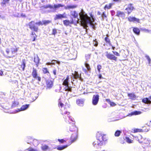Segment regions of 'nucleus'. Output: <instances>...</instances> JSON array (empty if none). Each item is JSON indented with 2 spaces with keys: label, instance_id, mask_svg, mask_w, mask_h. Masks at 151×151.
Here are the masks:
<instances>
[{
  "label": "nucleus",
  "instance_id": "obj_27",
  "mask_svg": "<svg viewBox=\"0 0 151 151\" xmlns=\"http://www.w3.org/2000/svg\"><path fill=\"white\" fill-rule=\"evenodd\" d=\"M69 76H67L65 79L64 80L63 83V85L65 86H67L69 85Z\"/></svg>",
  "mask_w": 151,
  "mask_h": 151
},
{
  "label": "nucleus",
  "instance_id": "obj_53",
  "mask_svg": "<svg viewBox=\"0 0 151 151\" xmlns=\"http://www.w3.org/2000/svg\"><path fill=\"white\" fill-rule=\"evenodd\" d=\"M57 30L56 29H54L52 30V34L55 35L57 33Z\"/></svg>",
  "mask_w": 151,
  "mask_h": 151
},
{
  "label": "nucleus",
  "instance_id": "obj_8",
  "mask_svg": "<svg viewBox=\"0 0 151 151\" xmlns=\"http://www.w3.org/2000/svg\"><path fill=\"white\" fill-rule=\"evenodd\" d=\"M56 148V147L54 145H52V147H49L46 145H42L41 147V148L43 151H46L47 150L49 151L52 150L53 149H55Z\"/></svg>",
  "mask_w": 151,
  "mask_h": 151
},
{
  "label": "nucleus",
  "instance_id": "obj_59",
  "mask_svg": "<svg viewBox=\"0 0 151 151\" xmlns=\"http://www.w3.org/2000/svg\"><path fill=\"white\" fill-rule=\"evenodd\" d=\"M110 105L111 106H114L116 104L113 102H110Z\"/></svg>",
  "mask_w": 151,
  "mask_h": 151
},
{
  "label": "nucleus",
  "instance_id": "obj_48",
  "mask_svg": "<svg viewBox=\"0 0 151 151\" xmlns=\"http://www.w3.org/2000/svg\"><path fill=\"white\" fill-rule=\"evenodd\" d=\"M145 57L146 58V59L148 60L149 63V65L150 63L151 59L149 56L148 55H146L145 56Z\"/></svg>",
  "mask_w": 151,
  "mask_h": 151
},
{
  "label": "nucleus",
  "instance_id": "obj_36",
  "mask_svg": "<svg viewBox=\"0 0 151 151\" xmlns=\"http://www.w3.org/2000/svg\"><path fill=\"white\" fill-rule=\"evenodd\" d=\"M112 5V3H110L109 4H106L104 7V9L106 10V9H110L111 8Z\"/></svg>",
  "mask_w": 151,
  "mask_h": 151
},
{
  "label": "nucleus",
  "instance_id": "obj_50",
  "mask_svg": "<svg viewBox=\"0 0 151 151\" xmlns=\"http://www.w3.org/2000/svg\"><path fill=\"white\" fill-rule=\"evenodd\" d=\"M35 24L36 25H37L38 26L40 25H43V23L41 21H40L39 22H37L35 23Z\"/></svg>",
  "mask_w": 151,
  "mask_h": 151
},
{
  "label": "nucleus",
  "instance_id": "obj_40",
  "mask_svg": "<svg viewBox=\"0 0 151 151\" xmlns=\"http://www.w3.org/2000/svg\"><path fill=\"white\" fill-rule=\"evenodd\" d=\"M51 22V21L49 20H44L42 21V22L43 23V24L45 25H46Z\"/></svg>",
  "mask_w": 151,
  "mask_h": 151
},
{
  "label": "nucleus",
  "instance_id": "obj_30",
  "mask_svg": "<svg viewBox=\"0 0 151 151\" xmlns=\"http://www.w3.org/2000/svg\"><path fill=\"white\" fill-rule=\"evenodd\" d=\"M134 32L137 35H139L140 34V31L139 29L137 27H134L133 29Z\"/></svg>",
  "mask_w": 151,
  "mask_h": 151
},
{
  "label": "nucleus",
  "instance_id": "obj_42",
  "mask_svg": "<svg viewBox=\"0 0 151 151\" xmlns=\"http://www.w3.org/2000/svg\"><path fill=\"white\" fill-rule=\"evenodd\" d=\"M85 65L86 68H87V70L88 71H90L91 70V68L89 64L86 63H85Z\"/></svg>",
  "mask_w": 151,
  "mask_h": 151
},
{
  "label": "nucleus",
  "instance_id": "obj_60",
  "mask_svg": "<svg viewBox=\"0 0 151 151\" xmlns=\"http://www.w3.org/2000/svg\"><path fill=\"white\" fill-rule=\"evenodd\" d=\"M36 95H37V96H35V99H34V98L33 97V96H32V98L33 101H35L38 97V96H37V94Z\"/></svg>",
  "mask_w": 151,
  "mask_h": 151
},
{
  "label": "nucleus",
  "instance_id": "obj_47",
  "mask_svg": "<svg viewBox=\"0 0 151 151\" xmlns=\"http://www.w3.org/2000/svg\"><path fill=\"white\" fill-rule=\"evenodd\" d=\"M101 69V66L100 65H98L97 66V69L99 73L100 72V70Z\"/></svg>",
  "mask_w": 151,
  "mask_h": 151
},
{
  "label": "nucleus",
  "instance_id": "obj_33",
  "mask_svg": "<svg viewBox=\"0 0 151 151\" xmlns=\"http://www.w3.org/2000/svg\"><path fill=\"white\" fill-rule=\"evenodd\" d=\"M77 7V6L76 5H68L65 7V9H73L76 8Z\"/></svg>",
  "mask_w": 151,
  "mask_h": 151
},
{
  "label": "nucleus",
  "instance_id": "obj_31",
  "mask_svg": "<svg viewBox=\"0 0 151 151\" xmlns=\"http://www.w3.org/2000/svg\"><path fill=\"white\" fill-rule=\"evenodd\" d=\"M135 140L138 141L140 143H142V140H139V139H142V137L141 135H139L137 136H136L135 137Z\"/></svg>",
  "mask_w": 151,
  "mask_h": 151
},
{
  "label": "nucleus",
  "instance_id": "obj_10",
  "mask_svg": "<svg viewBox=\"0 0 151 151\" xmlns=\"http://www.w3.org/2000/svg\"><path fill=\"white\" fill-rule=\"evenodd\" d=\"M70 14L71 16L73 17H72L73 18H77L78 19V20H77V23L79 22V21H80V22L81 23V21L80 20V15H79L80 19H79L78 18V14L76 11H70Z\"/></svg>",
  "mask_w": 151,
  "mask_h": 151
},
{
  "label": "nucleus",
  "instance_id": "obj_7",
  "mask_svg": "<svg viewBox=\"0 0 151 151\" xmlns=\"http://www.w3.org/2000/svg\"><path fill=\"white\" fill-rule=\"evenodd\" d=\"M29 28L32 30L37 32L38 30V27L35 25V23L34 21H31L29 23Z\"/></svg>",
  "mask_w": 151,
  "mask_h": 151
},
{
  "label": "nucleus",
  "instance_id": "obj_15",
  "mask_svg": "<svg viewBox=\"0 0 151 151\" xmlns=\"http://www.w3.org/2000/svg\"><path fill=\"white\" fill-rule=\"evenodd\" d=\"M46 89H50L53 86V83L52 81L51 80H48L46 81Z\"/></svg>",
  "mask_w": 151,
  "mask_h": 151
},
{
  "label": "nucleus",
  "instance_id": "obj_63",
  "mask_svg": "<svg viewBox=\"0 0 151 151\" xmlns=\"http://www.w3.org/2000/svg\"><path fill=\"white\" fill-rule=\"evenodd\" d=\"M83 70L86 73L87 72V70L85 68H83Z\"/></svg>",
  "mask_w": 151,
  "mask_h": 151
},
{
  "label": "nucleus",
  "instance_id": "obj_19",
  "mask_svg": "<svg viewBox=\"0 0 151 151\" xmlns=\"http://www.w3.org/2000/svg\"><path fill=\"white\" fill-rule=\"evenodd\" d=\"M151 96H149L148 98H145L142 99V101L143 103L146 104H150L151 103Z\"/></svg>",
  "mask_w": 151,
  "mask_h": 151
},
{
  "label": "nucleus",
  "instance_id": "obj_39",
  "mask_svg": "<svg viewBox=\"0 0 151 151\" xmlns=\"http://www.w3.org/2000/svg\"><path fill=\"white\" fill-rule=\"evenodd\" d=\"M66 87L65 88V91H72V87L69 86V85L67 86H65Z\"/></svg>",
  "mask_w": 151,
  "mask_h": 151
},
{
  "label": "nucleus",
  "instance_id": "obj_13",
  "mask_svg": "<svg viewBox=\"0 0 151 151\" xmlns=\"http://www.w3.org/2000/svg\"><path fill=\"white\" fill-rule=\"evenodd\" d=\"M32 75L33 77L36 79L37 80L39 81H40L41 78L37 76V74L36 69L34 68H33V71L32 73Z\"/></svg>",
  "mask_w": 151,
  "mask_h": 151
},
{
  "label": "nucleus",
  "instance_id": "obj_46",
  "mask_svg": "<svg viewBox=\"0 0 151 151\" xmlns=\"http://www.w3.org/2000/svg\"><path fill=\"white\" fill-rule=\"evenodd\" d=\"M93 45L95 47H97L98 46V42L96 39L93 40Z\"/></svg>",
  "mask_w": 151,
  "mask_h": 151
},
{
  "label": "nucleus",
  "instance_id": "obj_56",
  "mask_svg": "<svg viewBox=\"0 0 151 151\" xmlns=\"http://www.w3.org/2000/svg\"><path fill=\"white\" fill-rule=\"evenodd\" d=\"M101 17L103 18H105L106 17V16L105 13L104 12H103L101 15Z\"/></svg>",
  "mask_w": 151,
  "mask_h": 151
},
{
  "label": "nucleus",
  "instance_id": "obj_14",
  "mask_svg": "<svg viewBox=\"0 0 151 151\" xmlns=\"http://www.w3.org/2000/svg\"><path fill=\"white\" fill-rule=\"evenodd\" d=\"M134 9V7L132 4H129L128 5L127 7L125 10L127 12L128 14H129Z\"/></svg>",
  "mask_w": 151,
  "mask_h": 151
},
{
  "label": "nucleus",
  "instance_id": "obj_61",
  "mask_svg": "<svg viewBox=\"0 0 151 151\" xmlns=\"http://www.w3.org/2000/svg\"><path fill=\"white\" fill-rule=\"evenodd\" d=\"M53 74L55 75H56V73H57V71H56V70H55V69H54L53 71Z\"/></svg>",
  "mask_w": 151,
  "mask_h": 151
},
{
  "label": "nucleus",
  "instance_id": "obj_5",
  "mask_svg": "<svg viewBox=\"0 0 151 151\" xmlns=\"http://www.w3.org/2000/svg\"><path fill=\"white\" fill-rule=\"evenodd\" d=\"M96 138L99 141L104 143L107 140L106 135L101 131L98 132L96 134Z\"/></svg>",
  "mask_w": 151,
  "mask_h": 151
},
{
  "label": "nucleus",
  "instance_id": "obj_51",
  "mask_svg": "<svg viewBox=\"0 0 151 151\" xmlns=\"http://www.w3.org/2000/svg\"><path fill=\"white\" fill-rule=\"evenodd\" d=\"M143 130L140 129H136L134 130V132H142Z\"/></svg>",
  "mask_w": 151,
  "mask_h": 151
},
{
  "label": "nucleus",
  "instance_id": "obj_41",
  "mask_svg": "<svg viewBox=\"0 0 151 151\" xmlns=\"http://www.w3.org/2000/svg\"><path fill=\"white\" fill-rule=\"evenodd\" d=\"M19 151H37V150L35 149L32 148H29L24 150H19Z\"/></svg>",
  "mask_w": 151,
  "mask_h": 151
},
{
  "label": "nucleus",
  "instance_id": "obj_55",
  "mask_svg": "<svg viewBox=\"0 0 151 151\" xmlns=\"http://www.w3.org/2000/svg\"><path fill=\"white\" fill-rule=\"evenodd\" d=\"M74 78H75V79H77V78H80V76L78 74L76 75H75L74 76Z\"/></svg>",
  "mask_w": 151,
  "mask_h": 151
},
{
  "label": "nucleus",
  "instance_id": "obj_18",
  "mask_svg": "<svg viewBox=\"0 0 151 151\" xmlns=\"http://www.w3.org/2000/svg\"><path fill=\"white\" fill-rule=\"evenodd\" d=\"M71 20L70 22L69 20H66L63 21L64 24L66 26H68L70 24H73L74 23V20L72 18H71Z\"/></svg>",
  "mask_w": 151,
  "mask_h": 151
},
{
  "label": "nucleus",
  "instance_id": "obj_6",
  "mask_svg": "<svg viewBox=\"0 0 151 151\" xmlns=\"http://www.w3.org/2000/svg\"><path fill=\"white\" fill-rule=\"evenodd\" d=\"M28 139H30V142L27 141V143L31 145L32 144L35 146H36L38 145V142L36 139H33L31 137H28Z\"/></svg>",
  "mask_w": 151,
  "mask_h": 151
},
{
  "label": "nucleus",
  "instance_id": "obj_2",
  "mask_svg": "<svg viewBox=\"0 0 151 151\" xmlns=\"http://www.w3.org/2000/svg\"><path fill=\"white\" fill-rule=\"evenodd\" d=\"M69 130L70 131L73 132L70 137L71 143L76 141L78 137V129L74 125L70 126Z\"/></svg>",
  "mask_w": 151,
  "mask_h": 151
},
{
  "label": "nucleus",
  "instance_id": "obj_49",
  "mask_svg": "<svg viewBox=\"0 0 151 151\" xmlns=\"http://www.w3.org/2000/svg\"><path fill=\"white\" fill-rule=\"evenodd\" d=\"M64 104L63 103L61 102H60L59 103V106L60 107L61 109H62L64 107H63Z\"/></svg>",
  "mask_w": 151,
  "mask_h": 151
},
{
  "label": "nucleus",
  "instance_id": "obj_34",
  "mask_svg": "<svg viewBox=\"0 0 151 151\" xmlns=\"http://www.w3.org/2000/svg\"><path fill=\"white\" fill-rule=\"evenodd\" d=\"M10 0H2L1 3V4L2 6H5L6 4L9 3Z\"/></svg>",
  "mask_w": 151,
  "mask_h": 151
},
{
  "label": "nucleus",
  "instance_id": "obj_58",
  "mask_svg": "<svg viewBox=\"0 0 151 151\" xmlns=\"http://www.w3.org/2000/svg\"><path fill=\"white\" fill-rule=\"evenodd\" d=\"M111 13L112 16H114L115 14V12L114 10H111Z\"/></svg>",
  "mask_w": 151,
  "mask_h": 151
},
{
  "label": "nucleus",
  "instance_id": "obj_29",
  "mask_svg": "<svg viewBox=\"0 0 151 151\" xmlns=\"http://www.w3.org/2000/svg\"><path fill=\"white\" fill-rule=\"evenodd\" d=\"M141 112L140 111H135L132 112L129 115V116H132L133 115H137L140 114Z\"/></svg>",
  "mask_w": 151,
  "mask_h": 151
},
{
  "label": "nucleus",
  "instance_id": "obj_24",
  "mask_svg": "<svg viewBox=\"0 0 151 151\" xmlns=\"http://www.w3.org/2000/svg\"><path fill=\"white\" fill-rule=\"evenodd\" d=\"M128 96L130 99L132 100H134L136 98V95L134 93H128Z\"/></svg>",
  "mask_w": 151,
  "mask_h": 151
},
{
  "label": "nucleus",
  "instance_id": "obj_64",
  "mask_svg": "<svg viewBox=\"0 0 151 151\" xmlns=\"http://www.w3.org/2000/svg\"><path fill=\"white\" fill-rule=\"evenodd\" d=\"M3 75V72L2 71H0V76H2Z\"/></svg>",
  "mask_w": 151,
  "mask_h": 151
},
{
  "label": "nucleus",
  "instance_id": "obj_3",
  "mask_svg": "<svg viewBox=\"0 0 151 151\" xmlns=\"http://www.w3.org/2000/svg\"><path fill=\"white\" fill-rule=\"evenodd\" d=\"M112 52L114 55L109 53L108 52L106 51V52L105 56L108 59L116 61L117 60V57H116L115 55L117 56H119L120 55L119 53L116 51H112Z\"/></svg>",
  "mask_w": 151,
  "mask_h": 151
},
{
  "label": "nucleus",
  "instance_id": "obj_57",
  "mask_svg": "<svg viewBox=\"0 0 151 151\" xmlns=\"http://www.w3.org/2000/svg\"><path fill=\"white\" fill-rule=\"evenodd\" d=\"M58 141H59V142L61 143H63L64 142V140L63 139H58Z\"/></svg>",
  "mask_w": 151,
  "mask_h": 151
},
{
  "label": "nucleus",
  "instance_id": "obj_28",
  "mask_svg": "<svg viewBox=\"0 0 151 151\" xmlns=\"http://www.w3.org/2000/svg\"><path fill=\"white\" fill-rule=\"evenodd\" d=\"M40 59L38 56L37 55L35 56L34 58V62L36 63L37 66H38V64L39 63Z\"/></svg>",
  "mask_w": 151,
  "mask_h": 151
},
{
  "label": "nucleus",
  "instance_id": "obj_22",
  "mask_svg": "<svg viewBox=\"0 0 151 151\" xmlns=\"http://www.w3.org/2000/svg\"><path fill=\"white\" fill-rule=\"evenodd\" d=\"M29 104H25L22 106L20 109H19V111H24L27 109L29 107Z\"/></svg>",
  "mask_w": 151,
  "mask_h": 151
},
{
  "label": "nucleus",
  "instance_id": "obj_52",
  "mask_svg": "<svg viewBox=\"0 0 151 151\" xmlns=\"http://www.w3.org/2000/svg\"><path fill=\"white\" fill-rule=\"evenodd\" d=\"M43 73H49L48 70L47 68H43Z\"/></svg>",
  "mask_w": 151,
  "mask_h": 151
},
{
  "label": "nucleus",
  "instance_id": "obj_26",
  "mask_svg": "<svg viewBox=\"0 0 151 151\" xmlns=\"http://www.w3.org/2000/svg\"><path fill=\"white\" fill-rule=\"evenodd\" d=\"M142 143L146 144L147 146L149 145L150 143V140L148 139L144 138L143 140H142Z\"/></svg>",
  "mask_w": 151,
  "mask_h": 151
},
{
  "label": "nucleus",
  "instance_id": "obj_17",
  "mask_svg": "<svg viewBox=\"0 0 151 151\" xmlns=\"http://www.w3.org/2000/svg\"><path fill=\"white\" fill-rule=\"evenodd\" d=\"M61 114L64 116V117H65V115L67 114V116L69 115L70 113L68 112L67 111V109L66 108V106H65V107H64L62 109H61Z\"/></svg>",
  "mask_w": 151,
  "mask_h": 151
},
{
  "label": "nucleus",
  "instance_id": "obj_1",
  "mask_svg": "<svg viewBox=\"0 0 151 151\" xmlns=\"http://www.w3.org/2000/svg\"><path fill=\"white\" fill-rule=\"evenodd\" d=\"M81 23L83 24L87 25L89 24L91 27L94 29H96V27L92 22H93L92 19V15H91V17H89L86 13L82 9L79 14Z\"/></svg>",
  "mask_w": 151,
  "mask_h": 151
},
{
  "label": "nucleus",
  "instance_id": "obj_23",
  "mask_svg": "<svg viewBox=\"0 0 151 151\" xmlns=\"http://www.w3.org/2000/svg\"><path fill=\"white\" fill-rule=\"evenodd\" d=\"M26 61L25 60H23L22 61L21 64L20 65L21 68L22 69V71H24L26 67Z\"/></svg>",
  "mask_w": 151,
  "mask_h": 151
},
{
  "label": "nucleus",
  "instance_id": "obj_62",
  "mask_svg": "<svg viewBox=\"0 0 151 151\" xmlns=\"http://www.w3.org/2000/svg\"><path fill=\"white\" fill-rule=\"evenodd\" d=\"M99 79H101L102 78H103V77H102V76L101 74H100L99 75Z\"/></svg>",
  "mask_w": 151,
  "mask_h": 151
},
{
  "label": "nucleus",
  "instance_id": "obj_11",
  "mask_svg": "<svg viewBox=\"0 0 151 151\" xmlns=\"http://www.w3.org/2000/svg\"><path fill=\"white\" fill-rule=\"evenodd\" d=\"M67 15L65 12L63 14H56L54 18L55 20L59 19H62L63 18H67Z\"/></svg>",
  "mask_w": 151,
  "mask_h": 151
},
{
  "label": "nucleus",
  "instance_id": "obj_16",
  "mask_svg": "<svg viewBox=\"0 0 151 151\" xmlns=\"http://www.w3.org/2000/svg\"><path fill=\"white\" fill-rule=\"evenodd\" d=\"M128 20L130 22H134L135 21L138 23L139 22V19L135 17H131L130 16L128 18Z\"/></svg>",
  "mask_w": 151,
  "mask_h": 151
},
{
  "label": "nucleus",
  "instance_id": "obj_54",
  "mask_svg": "<svg viewBox=\"0 0 151 151\" xmlns=\"http://www.w3.org/2000/svg\"><path fill=\"white\" fill-rule=\"evenodd\" d=\"M90 55H87L86 56V60L88 61L89 59H90Z\"/></svg>",
  "mask_w": 151,
  "mask_h": 151
},
{
  "label": "nucleus",
  "instance_id": "obj_21",
  "mask_svg": "<svg viewBox=\"0 0 151 151\" xmlns=\"http://www.w3.org/2000/svg\"><path fill=\"white\" fill-rule=\"evenodd\" d=\"M64 118L65 119V122H70L68 120V119H69L71 122H73V123H72L73 124H74L75 122H74V119L71 116H69L68 115L67 116V117H64Z\"/></svg>",
  "mask_w": 151,
  "mask_h": 151
},
{
  "label": "nucleus",
  "instance_id": "obj_20",
  "mask_svg": "<svg viewBox=\"0 0 151 151\" xmlns=\"http://www.w3.org/2000/svg\"><path fill=\"white\" fill-rule=\"evenodd\" d=\"M84 101V99H78L76 100V103L78 106H82L83 105Z\"/></svg>",
  "mask_w": 151,
  "mask_h": 151
},
{
  "label": "nucleus",
  "instance_id": "obj_43",
  "mask_svg": "<svg viewBox=\"0 0 151 151\" xmlns=\"http://www.w3.org/2000/svg\"><path fill=\"white\" fill-rule=\"evenodd\" d=\"M63 5L61 4H58L57 5L55 4L54 6V7L55 8H59L60 7H63Z\"/></svg>",
  "mask_w": 151,
  "mask_h": 151
},
{
  "label": "nucleus",
  "instance_id": "obj_35",
  "mask_svg": "<svg viewBox=\"0 0 151 151\" xmlns=\"http://www.w3.org/2000/svg\"><path fill=\"white\" fill-rule=\"evenodd\" d=\"M60 62L59 61H57L55 60H52V62L50 63H47V65H50L51 64L55 65V63H57L58 64H59Z\"/></svg>",
  "mask_w": 151,
  "mask_h": 151
},
{
  "label": "nucleus",
  "instance_id": "obj_45",
  "mask_svg": "<svg viewBox=\"0 0 151 151\" xmlns=\"http://www.w3.org/2000/svg\"><path fill=\"white\" fill-rule=\"evenodd\" d=\"M105 40L106 42L109 44V45L110 44V40L107 37H105Z\"/></svg>",
  "mask_w": 151,
  "mask_h": 151
},
{
  "label": "nucleus",
  "instance_id": "obj_32",
  "mask_svg": "<svg viewBox=\"0 0 151 151\" xmlns=\"http://www.w3.org/2000/svg\"><path fill=\"white\" fill-rule=\"evenodd\" d=\"M68 146L67 145H65L63 146H59L57 148V149L59 150H61L66 148Z\"/></svg>",
  "mask_w": 151,
  "mask_h": 151
},
{
  "label": "nucleus",
  "instance_id": "obj_38",
  "mask_svg": "<svg viewBox=\"0 0 151 151\" xmlns=\"http://www.w3.org/2000/svg\"><path fill=\"white\" fill-rule=\"evenodd\" d=\"M122 132V131L119 130H117L115 132L114 135L115 137H119Z\"/></svg>",
  "mask_w": 151,
  "mask_h": 151
},
{
  "label": "nucleus",
  "instance_id": "obj_44",
  "mask_svg": "<svg viewBox=\"0 0 151 151\" xmlns=\"http://www.w3.org/2000/svg\"><path fill=\"white\" fill-rule=\"evenodd\" d=\"M126 141L128 143L132 142V140L129 137H126L125 139Z\"/></svg>",
  "mask_w": 151,
  "mask_h": 151
},
{
  "label": "nucleus",
  "instance_id": "obj_12",
  "mask_svg": "<svg viewBox=\"0 0 151 151\" xmlns=\"http://www.w3.org/2000/svg\"><path fill=\"white\" fill-rule=\"evenodd\" d=\"M99 100V95L98 94L94 95L93 96L92 103L94 105H96Z\"/></svg>",
  "mask_w": 151,
  "mask_h": 151
},
{
  "label": "nucleus",
  "instance_id": "obj_4",
  "mask_svg": "<svg viewBox=\"0 0 151 151\" xmlns=\"http://www.w3.org/2000/svg\"><path fill=\"white\" fill-rule=\"evenodd\" d=\"M17 50L16 48H11L10 49H7L6 50V54L4 55L7 58H11L14 56V54L17 51Z\"/></svg>",
  "mask_w": 151,
  "mask_h": 151
},
{
  "label": "nucleus",
  "instance_id": "obj_25",
  "mask_svg": "<svg viewBox=\"0 0 151 151\" xmlns=\"http://www.w3.org/2000/svg\"><path fill=\"white\" fill-rule=\"evenodd\" d=\"M116 16L119 17H125V14L124 12L120 11H117L116 12Z\"/></svg>",
  "mask_w": 151,
  "mask_h": 151
},
{
  "label": "nucleus",
  "instance_id": "obj_37",
  "mask_svg": "<svg viewBox=\"0 0 151 151\" xmlns=\"http://www.w3.org/2000/svg\"><path fill=\"white\" fill-rule=\"evenodd\" d=\"M42 7L44 9L50 8L51 9L53 8V5H51L50 4H47L42 6Z\"/></svg>",
  "mask_w": 151,
  "mask_h": 151
},
{
  "label": "nucleus",
  "instance_id": "obj_9",
  "mask_svg": "<svg viewBox=\"0 0 151 151\" xmlns=\"http://www.w3.org/2000/svg\"><path fill=\"white\" fill-rule=\"evenodd\" d=\"M103 143V142L99 141L98 140H96L93 142V145L95 148L98 149L101 148Z\"/></svg>",
  "mask_w": 151,
  "mask_h": 151
}]
</instances>
